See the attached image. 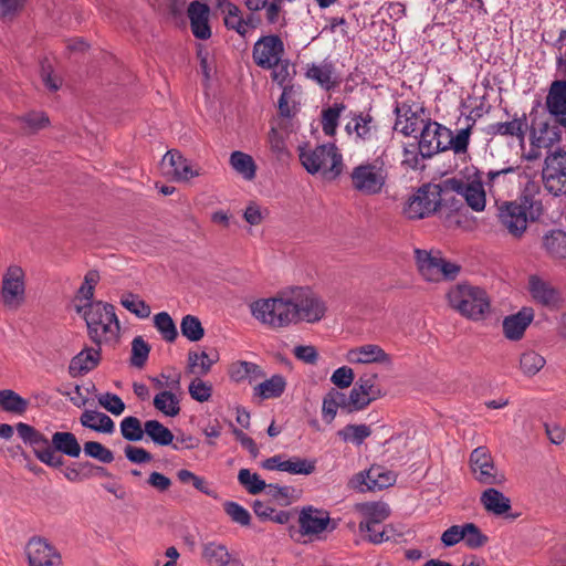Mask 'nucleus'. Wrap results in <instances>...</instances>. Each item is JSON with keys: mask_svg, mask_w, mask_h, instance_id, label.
<instances>
[{"mask_svg": "<svg viewBox=\"0 0 566 566\" xmlns=\"http://www.w3.org/2000/svg\"><path fill=\"white\" fill-rule=\"evenodd\" d=\"M75 308L85 319L88 336L93 343L99 346L117 338L120 325L112 304L95 301V303L76 304Z\"/></svg>", "mask_w": 566, "mask_h": 566, "instance_id": "nucleus-1", "label": "nucleus"}, {"mask_svg": "<svg viewBox=\"0 0 566 566\" xmlns=\"http://www.w3.org/2000/svg\"><path fill=\"white\" fill-rule=\"evenodd\" d=\"M298 157L305 170L311 175L321 174L323 178L334 180L343 172V155L333 143L315 148H300Z\"/></svg>", "mask_w": 566, "mask_h": 566, "instance_id": "nucleus-2", "label": "nucleus"}, {"mask_svg": "<svg viewBox=\"0 0 566 566\" xmlns=\"http://www.w3.org/2000/svg\"><path fill=\"white\" fill-rule=\"evenodd\" d=\"M447 297L450 306L469 319H483L490 312V297L479 286L459 283L450 289Z\"/></svg>", "mask_w": 566, "mask_h": 566, "instance_id": "nucleus-3", "label": "nucleus"}, {"mask_svg": "<svg viewBox=\"0 0 566 566\" xmlns=\"http://www.w3.org/2000/svg\"><path fill=\"white\" fill-rule=\"evenodd\" d=\"M349 178L355 191L364 196H376L382 192L387 184L388 168L384 158L379 156L355 166Z\"/></svg>", "mask_w": 566, "mask_h": 566, "instance_id": "nucleus-4", "label": "nucleus"}, {"mask_svg": "<svg viewBox=\"0 0 566 566\" xmlns=\"http://www.w3.org/2000/svg\"><path fill=\"white\" fill-rule=\"evenodd\" d=\"M250 310L255 319L273 328L294 324L290 297L260 298L250 304Z\"/></svg>", "mask_w": 566, "mask_h": 566, "instance_id": "nucleus-5", "label": "nucleus"}, {"mask_svg": "<svg viewBox=\"0 0 566 566\" xmlns=\"http://www.w3.org/2000/svg\"><path fill=\"white\" fill-rule=\"evenodd\" d=\"M290 301L293 304L294 323L300 321L317 323L325 316L327 311L325 302L308 287L294 289Z\"/></svg>", "mask_w": 566, "mask_h": 566, "instance_id": "nucleus-6", "label": "nucleus"}, {"mask_svg": "<svg viewBox=\"0 0 566 566\" xmlns=\"http://www.w3.org/2000/svg\"><path fill=\"white\" fill-rule=\"evenodd\" d=\"M415 254L419 272L426 281L454 280L460 272L458 264L447 261L440 253L432 254L426 250L416 249Z\"/></svg>", "mask_w": 566, "mask_h": 566, "instance_id": "nucleus-7", "label": "nucleus"}, {"mask_svg": "<svg viewBox=\"0 0 566 566\" xmlns=\"http://www.w3.org/2000/svg\"><path fill=\"white\" fill-rule=\"evenodd\" d=\"M25 300V272L17 264L9 265L1 281L0 302L9 308H18Z\"/></svg>", "mask_w": 566, "mask_h": 566, "instance_id": "nucleus-8", "label": "nucleus"}, {"mask_svg": "<svg viewBox=\"0 0 566 566\" xmlns=\"http://www.w3.org/2000/svg\"><path fill=\"white\" fill-rule=\"evenodd\" d=\"M542 178L545 189L551 195H566V151L558 150L545 158Z\"/></svg>", "mask_w": 566, "mask_h": 566, "instance_id": "nucleus-9", "label": "nucleus"}, {"mask_svg": "<svg viewBox=\"0 0 566 566\" xmlns=\"http://www.w3.org/2000/svg\"><path fill=\"white\" fill-rule=\"evenodd\" d=\"M441 202V193L438 186H423L409 198L403 208L408 219H423L437 211Z\"/></svg>", "mask_w": 566, "mask_h": 566, "instance_id": "nucleus-10", "label": "nucleus"}, {"mask_svg": "<svg viewBox=\"0 0 566 566\" xmlns=\"http://www.w3.org/2000/svg\"><path fill=\"white\" fill-rule=\"evenodd\" d=\"M396 480L395 472L382 465L374 464L368 470L353 475L349 480V486L358 492L376 491L394 485Z\"/></svg>", "mask_w": 566, "mask_h": 566, "instance_id": "nucleus-11", "label": "nucleus"}, {"mask_svg": "<svg viewBox=\"0 0 566 566\" xmlns=\"http://www.w3.org/2000/svg\"><path fill=\"white\" fill-rule=\"evenodd\" d=\"M285 46L280 35L269 34L261 36L253 45L252 57L254 63L264 69L271 70L282 62Z\"/></svg>", "mask_w": 566, "mask_h": 566, "instance_id": "nucleus-12", "label": "nucleus"}, {"mask_svg": "<svg viewBox=\"0 0 566 566\" xmlns=\"http://www.w3.org/2000/svg\"><path fill=\"white\" fill-rule=\"evenodd\" d=\"M449 136V128L437 122H427L420 132V156L430 158L440 151H446V139Z\"/></svg>", "mask_w": 566, "mask_h": 566, "instance_id": "nucleus-13", "label": "nucleus"}, {"mask_svg": "<svg viewBox=\"0 0 566 566\" xmlns=\"http://www.w3.org/2000/svg\"><path fill=\"white\" fill-rule=\"evenodd\" d=\"M470 465L475 480L481 484L493 485L504 481V476L497 474L491 453L485 447H479L471 452Z\"/></svg>", "mask_w": 566, "mask_h": 566, "instance_id": "nucleus-14", "label": "nucleus"}, {"mask_svg": "<svg viewBox=\"0 0 566 566\" xmlns=\"http://www.w3.org/2000/svg\"><path fill=\"white\" fill-rule=\"evenodd\" d=\"M29 566H63L61 554L42 537H32L25 545Z\"/></svg>", "mask_w": 566, "mask_h": 566, "instance_id": "nucleus-15", "label": "nucleus"}, {"mask_svg": "<svg viewBox=\"0 0 566 566\" xmlns=\"http://www.w3.org/2000/svg\"><path fill=\"white\" fill-rule=\"evenodd\" d=\"M348 123L345 125V132L353 137L356 143L371 142L378 132L377 123L370 112L350 111Z\"/></svg>", "mask_w": 566, "mask_h": 566, "instance_id": "nucleus-16", "label": "nucleus"}, {"mask_svg": "<svg viewBox=\"0 0 566 566\" xmlns=\"http://www.w3.org/2000/svg\"><path fill=\"white\" fill-rule=\"evenodd\" d=\"M499 219L502 227L515 238H521L527 228L525 206L516 201L504 202L499 208Z\"/></svg>", "mask_w": 566, "mask_h": 566, "instance_id": "nucleus-17", "label": "nucleus"}, {"mask_svg": "<svg viewBox=\"0 0 566 566\" xmlns=\"http://www.w3.org/2000/svg\"><path fill=\"white\" fill-rule=\"evenodd\" d=\"M161 172L170 176L178 181H188L200 175V169L196 168L178 150H168L160 161Z\"/></svg>", "mask_w": 566, "mask_h": 566, "instance_id": "nucleus-18", "label": "nucleus"}, {"mask_svg": "<svg viewBox=\"0 0 566 566\" xmlns=\"http://www.w3.org/2000/svg\"><path fill=\"white\" fill-rule=\"evenodd\" d=\"M545 108L566 132V81L555 80L551 83L545 97Z\"/></svg>", "mask_w": 566, "mask_h": 566, "instance_id": "nucleus-19", "label": "nucleus"}, {"mask_svg": "<svg viewBox=\"0 0 566 566\" xmlns=\"http://www.w3.org/2000/svg\"><path fill=\"white\" fill-rule=\"evenodd\" d=\"M304 75L325 91L334 90L340 83L335 63L329 59H324L319 63H307Z\"/></svg>", "mask_w": 566, "mask_h": 566, "instance_id": "nucleus-20", "label": "nucleus"}, {"mask_svg": "<svg viewBox=\"0 0 566 566\" xmlns=\"http://www.w3.org/2000/svg\"><path fill=\"white\" fill-rule=\"evenodd\" d=\"M528 291L537 304L549 310L558 308L563 302L560 291L537 275L530 276Z\"/></svg>", "mask_w": 566, "mask_h": 566, "instance_id": "nucleus-21", "label": "nucleus"}, {"mask_svg": "<svg viewBox=\"0 0 566 566\" xmlns=\"http://www.w3.org/2000/svg\"><path fill=\"white\" fill-rule=\"evenodd\" d=\"M345 358L349 364H382L387 367L392 366V357L376 344H365L350 348L346 353Z\"/></svg>", "mask_w": 566, "mask_h": 566, "instance_id": "nucleus-22", "label": "nucleus"}, {"mask_svg": "<svg viewBox=\"0 0 566 566\" xmlns=\"http://www.w3.org/2000/svg\"><path fill=\"white\" fill-rule=\"evenodd\" d=\"M449 188L461 195L469 207L474 211H482L485 208V192L482 181L465 182L461 179L452 178L447 180Z\"/></svg>", "mask_w": 566, "mask_h": 566, "instance_id": "nucleus-23", "label": "nucleus"}, {"mask_svg": "<svg viewBox=\"0 0 566 566\" xmlns=\"http://www.w3.org/2000/svg\"><path fill=\"white\" fill-rule=\"evenodd\" d=\"M329 522L328 512L314 509L313 506L304 507L298 517L300 528L304 535L322 533L327 528Z\"/></svg>", "mask_w": 566, "mask_h": 566, "instance_id": "nucleus-24", "label": "nucleus"}, {"mask_svg": "<svg viewBox=\"0 0 566 566\" xmlns=\"http://www.w3.org/2000/svg\"><path fill=\"white\" fill-rule=\"evenodd\" d=\"M209 13L210 9L206 3L193 1L189 4L188 17L190 20V27L197 39L206 40L211 35Z\"/></svg>", "mask_w": 566, "mask_h": 566, "instance_id": "nucleus-25", "label": "nucleus"}, {"mask_svg": "<svg viewBox=\"0 0 566 566\" xmlns=\"http://www.w3.org/2000/svg\"><path fill=\"white\" fill-rule=\"evenodd\" d=\"M394 113L396 115L395 130L400 132L405 136H413L419 130V116L412 109L411 104L407 102L396 103Z\"/></svg>", "mask_w": 566, "mask_h": 566, "instance_id": "nucleus-26", "label": "nucleus"}, {"mask_svg": "<svg viewBox=\"0 0 566 566\" xmlns=\"http://www.w3.org/2000/svg\"><path fill=\"white\" fill-rule=\"evenodd\" d=\"M559 125H552L548 122H539L531 130V144L536 148H551L560 142Z\"/></svg>", "mask_w": 566, "mask_h": 566, "instance_id": "nucleus-27", "label": "nucleus"}, {"mask_svg": "<svg viewBox=\"0 0 566 566\" xmlns=\"http://www.w3.org/2000/svg\"><path fill=\"white\" fill-rule=\"evenodd\" d=\"M533 317V310L527 307L522 308L517 314L505 317L503 321L505 337L511 340L521 339Z\"/></svg>", "mask_w": 566, "mask_h": 566, "instance_id": "nucleus-28", "label": "nucleus"}, {"mask_svg": "<svg viewBox=\"0 0 566 566\" xmlns=\"http://www.w3.org/2000/svg\"><path fill=\"white\" fill-rule=\"evenodd\" d=\"M527 129L526 115L517 117L516 115L510 122H497L490 124L486 128V133L492 136H510L523 139Z\"/></svg>", "mask_w": 566, "mask_h": 566, "instance_id": "nucleus-29", "label": "nucleus"}, {"mask_svg": "<svg viewBox=\"0 0 566 566\" xmlns=\"http://www.w3.org/2000/svg\"><path fill=\"white\" fill-rule=\"evenodd\" d=\"M101 353L96 348H84L74 356L69 365V374L78 377L93 370L99 363Z\"/></svg>", "mask_w": 566, "mask_h": 566, "instance_id": "nucleus-30", "label": "nucleus"}, {"mask_svg": "<svg viewBox=\"0 0 566 566\" xmlns=\"http://www.w3.org/2000/svg\"><path fill=\"white\" fill-rule=\"evenodd\" d=\"M480 501L489 513L496 516H501L511 510V500L494 488L486 489L481 494Z\"/></svg>", "mask_w": 566, "mask_h": 566, "instance_id": "nucleus-31", "label": "nucleus"}, {"mask_svg": "<svg viewBox=\"0 0 566 566\" xmlns=\"http://www.w3.org/2000/svg\"><path fill=\"white\" fill-rule=\"evenodd\" d=\"M80 422L83 427L102 433L111 434L115 430L112 418L95 410H85L80 418Z\"/></svg>", "mask_w": 566, "mask_h": 566, "instance_id": "nucleus-32", "label": "nucleus"}, {"mask_svg": "<svg viewBox=\"0 0 566 566\" xmlns=\"http://www.w3.org/2000/svg\"><path fill=\"white\" fill-rule=\"evenodd\" d=\"M229 375L237 382L245 380L252 382L264 377V373L259 365L244 360L233 363L229 368Z\"/></svg>", "mask_w": 566, "mask_h": 566, "instance_id": "nucleus-33", "label": "nucleus"}, {"mask_svg": "<svg viewBox=\"0 0 566 566\" xmlns=\"http://www.w3.org/2000/svg\"><path fill=\"white\" fill-rule=\"evenodd\" d=\"M52 446L54 452H61L71 458H77L81 454V446L72 432L56 431L52 436Z\"/></svg>", "mask_w": 566, "mask_h": 566, "instance_id": "nucleus-34", "label": "nucleus"}, {"mask_svg": "<svg viewBox=\"0 0 566 566\" xmlns=\"http://www.w3.org/2000/svg\"><path fill=\"white\" fill-rule=\"evenodd\" d=\"M286 388V380L282 375L275 374L270 379L259 384L253 389L255 397L265 399H274L282 396Z\"/></svg>", "mask_w": 566, "mask_h": 566, "instance_id": "nucleus-35", "label": "nucleus"}, {"mask_svg": "<svg viewBox=\"0 0 566 566\" xmlns=\"http://www.w3.org/2000/svg\"><path fill=\"white\" fill-rule=\"evenodd\" d=\"M32 450L36 459L49 467L60 468L64 463L63 458L54 452L52 440L50 441L44 434Z\"/></svg>", "mask_w": 566, "mask_h": 566, "instance_id": "nucleus-36", "label": "nucleus"}, {"mask_svg": "<svg viewBox=\"0 0 566 566\" xmlns=\"http://www.w3.org/2000/svg\"><path fill=\"white\" fill-rule=\"evenodd\" d=\"M230 165L232 169L241 175L245 180H252L256 175V165L252 156L235 150L230 156Z\"/></svg>", "mask_w": 566, "mask_h": 566, "instance_id": "nucleus-37", "label": "nucleus"}, {"mask_svg": "<svg viewBox=\"0 0 566 566\" xmlns=\"http://www.w3.org/2000/svg\"><path fill=\"white\" fill-rule=\"evenodd\" d=\"M345 109L346 105L344 103H334L322 111L321 125L326 136L333 137L336 135L340 115Z\"/></svg>", "mask_w": 566, "mask_h": 566, "instance_id": "nucleus-38", "label": "nucleus"}, {"mask_svg": "<svg viewBox=\"0 0 566 566\" xmlns=\"http://www.w3.org/2000/svg\"><path fill=\"white\" fill-rule=\"evenodd\" d=\"M543 245L547 253L556 259H566V232L552 230L543 238Z\"/></svg>", "mask_w": 566, "mask_h": 566, "instance_id": "nucleus-39", "label": "nucleus"}, {"mask_svg": "<svg viewBox=\"0 0 566 566\" xmlns=\"http://www.w3.org/2000/svg\"><path fill=\"white\" fill-rule=\"evenodd\" d=\"M29 407V401L11 389L0 390V408L10 413L23 415Z\"/></svg>", "mask_w": 566, "mask_h": 566, "instance_id": "nucleus-40", "label": "nucleus"}, {"mask_svg": "<svg viewBox=\"0 0 566 566\" xmlns=\"http://www.w3.org/2000/svg\"><path fill=\"white\" fill-rule=\"evenodd\" d=\"M154 407L167 417H176L180 412V399L171 391L163 390L154 397Z\"/></svg>", "mask_w": 566, "mask_h": 566, "instance_id": "nucleus-41", "label": "nucleus"}, {"mask_svg": "<svg viewBox=\"0 0 566 566\" xmlns=\"http://www.w3.org/2000/svg\"><path fill=\"white\" fill-rule=\"evenodd\" d=\"M145 434L158 446H170L174 441L172 432L158 420L145 422Z\"/></svg>", "mask_w": 566, "mask_h": 566, "instance_id": "nucleus-42", "label": "nucleus"}, {"mask_svg": "<svg viewBox=\"0 0 566 566\" xmlns=\"http://www.w3.org/2000/svg\"><path fill=\"white\" fill-rule=\"evenodd\" d=\"M119 303L138 318H148L151 313L150 306L138 295L130 292L123 293Z\"/></svg>", "mask_w": 566, "mask_h": 566, "instance_id": "nucleus-43", "label": "nucleus"}, {"mask_svg": "<svg viewBox=\"0 0 566 566\" xmlns=\"http://www.w3.org/2000/svg\"><path fill=\"white\" fill-rule=\"evenodd\" d=\"M473 125L474 120L467 127L459 129L455 135H453L452 130L450 129V136L446 139L447 150L452 149L455 155L467 154Z\"/></svg>", "mask_w": 566, "mask_h": 566, "instance_id": "nucleus-44", "label": "nucleus"}, {"mask_svg": "<svg viewBox=\"0 0 566 566\" xmlns=\"http://www.w3.org/2000/svg\"><path fill=\"white\" fill-rule=\"evenodd\" d=\"M238 482L251 495L260 494L268 484L258 473L252 472L250 469H241L239 471Z\"/></svg>", "mask_w": 566, "mask_h": 566, "instance_id": "nucleus-45", "label": "nucleus"}, {"mask_svg": "<svg viewBox=\"0 0 566 566\" xmlns=\"http://www.w3.org/2000/svg\"><path fill=\"white\" fill-rule=\"evenodd\" d=\"M337 434L344 442H352L356 446H360L368 437H370L371 429L369 426L364 423L346 424L337 432Z\"/></svg>", "mask_w": 566, "mask_h": 566, "instance_id": "nucleus-46", "label": "nucleus"}, {"mask_svg": "<svg viewBox=\"0 0 566 566\" xmlns=\"http://www.w3.org/2000/svg\"><path fill=\"white\" fill-rule=\"evenodd\" d=\"M99 281V274L97 271H88L83 280V283L77 290L76 301L77 304L95 303L93 301L94 291Z\"/></svg>", "mask_w": 566, "mask_h": 566, "instance_id": "nucleus-47", "label": "nucleus"}, {"mask_svg": "<svg viewBox=\"0 0 566 566\" xmlns=\"http://www.w3.org/2000/svg\"><path fill=\"white\" fill-rule=\"evenodd\" d=\"M119 428L123 438L127 441L136 442L144 438L145 424L143 426L142 421L134 416L125 417L120 421Z\"/></svg>", "mask_w": 566, "mask_h": 566, "instance_id": "nucleus-48", "label": "nucleus"}, {"mask_svg": "<svg viewBox=\"0 0 566 566\" xmlns=\"http://www.w3.org/2000/svg\"><path fill=\"white\" fill-rule=\"evenodd\" d=\"M316 469V461L300 457H291L284 460V470L293 475H310Z\"/></svg>", "mask_w": 566, "mask_h": 566, "instance_id": "nucleus-49", "label": "nucleus"}, {"mask_svg": "<svg viewBox=\"0 0 566 566\" xmlns=\"http://www.w3.org/2000/svg\"><path fill=\"white\" fill-rule=\"evenodd\" d=\"M212 360L206 352H190L188 355V370L196 377H202L210 371Z\"/></svg>", "mask_w": 566, "mask_h": 566, "instance_id": "nucleus-50", "label": "nucleus"}, {"mask_svg": "<svg viewBox=\"0 0 566 566\" xmlns=\"http://www.w3.org/2000/svg\"><path fill=\"white\" fill-rule=\"evenodd\" d=\"M221 12L223 14L224 25L228 29L234 30L241 35L245 34L248 22L243 20L238 6L227 4Z\"/></svg>", "mask_w": 566, "mask_h": 566, "instance_id": "nucleus-51", "label": "nucleus"}, {"mask_svg": "<svg viewBox=\"0 0 566 566\" xmlns=\"http://www.w3.org/2000/svg\"><path fill=\"white\" fill-rule=\"evenodd\" d=\"M265 493L271 497V500L280 505L287 506L293 502L295 489L290 485H279L269 483L265 488Z\"/></svg>", "mask_w": 566, "mask_h": 566, "instance_id": "nucleus-52", "label": "nucleus"}, {"mask_svg": "<svg viewBox=\"0 0 566 566\" xmlns=\"http://www.w3.org/2000/svg\"><path fill=\"white\" fill-rule=\"evenodd\" d=\"M154 325L166 342L172 343L177 338V327L167 312L156 314L154 316Z\"/></svg>", "mask_w": 566, "mask_h": 566, "instance_id": "nucleus-53", "label": "nucleus"}, {"mask_svg": "<svg viewBox=\"0 0 566 566\" xmlns=\"http://www.w3.org/2000/svg\"><path fill=\"white\" fill-rule=\"evenodd\" d=\"M390 530L388 526H382L381 524H375V523H359V532L366 533L368 541L373 544H381L384 542H387L391 538Z\"/></svg>", "mask_w": 566, "mask_h": 566, "instance_id": "nucleus-54", "label": "nucleus"}, {"mask_svg": "<svg viewBox=\"0 0 566 566\" xmlns=\"http://www.w3.org/2000/svg\"><path fill=\"white\" fill-rule=\"evenodd\" d=\"M544 357L533 350L523 353L520 358V367L526 376H534L544 367Z\"/></svg>", "mask_w": 566, "mask_h": 566, "instance_id": "nucleus-55", "label": "nucleus"}, {"mask_svg": "<svg viewBox=\"0 0 566 566\" xmlns=\"http://www.w3.org/2000/svg\"><path fill=\"white\" fill-rule=\"evenodd\" d=\"M463 542L469 548L476 549L484 546L489 537L474 523H464Z\"/></svg>", "mask_w": 566, "mask_h": 566, "instance_id": "nucleus-56", "label": "nucleus"}, {"mask_svg": "<svg viewBox=\"0 0 566 566\" xmlns=\"http://www.w3.org/2000/svg\"><path fill=\"white\" fill-rule=\"evenodd\" d=\"M363 511L365 514V520L360 523L381 524L390 513L388 505L385 503L365 504Z\"/></svg>", "mask_w": 566, "mask_h": 566, "instance_id": "nucleus-57", "label": "nucleus"}, {"mask_svg": "<svg viewBox=\"0 0 566 566\" xmlns=\"http://www.w3.org/2000/svg\"><path fill=\"white\" fill-rule=\"evenodd\" d=\"M223 506L224 512L233 523L241 526H250L251 514L245 507L233 501H227Z\"/></svg>", "mask_w": 566, "mask_h": 566, "instance_id": "nucleus-58", "label": "nucleus"}, {"mask_svg": "<svg viewBox=\"0 0 566 566\" xmlns=\"http://www.w3.org/2000/svg\"><path fill=\"white\" fill-rule=\"evenodd\" d=\"M182 335L191 342L200 340L203 336V328L200 321L192 315H186L180 324Z\"/></svg>", "mask_w": 566, "mask_h": 566, "instance_id": "nucleus-59", "label": "nucleus"}, {"mask_svg": "<svg viewBox=\"0 0 566 566\" xmlns=\"http://www.w3.org/2000/svg\"><path fill=\"white\" fill-rule=\"evenodd\" d=\"M86 455L94 458L103 463H111L114 460L113 452L96 441H88L84 444Z\"/></svg>", "mask_w": 566, "mask_h": 566, "instance_id": "nucleus-60", "label": "nucleus"}, {"mask_svg": "<svg viewBox=\"0 0 566 566\" xmlns=\"http://www.w3.org/2000/svg\"><path fill=\"white\" fill-rule=\"evenodd\" d=\"M283 0H272L268 1L262 10H264L265 20L270 25H283L285 21L284 11L282 7Z\"/></svg>", "mask_w": 566, "mask_h": 566, "instance_id": "nucleus-61", "label": "nucleus"}, {"mask_svg": "<svg viewBox=\"0 0 566 566\" xmlns=\"http://www.w3.org/2000/svg\"><path fill=\"white\" fill-rule=\"evenodd\" d=\"M97 400H98V403L104 409H106L107 411H109L111 413H113L115 416L122 415L125 410L124 401L120 399L119 396H117L115 394H112V392L101 394L97 397Z\"/></svg>", "mask_w": 566, "mask_h": 566, "instance_id": "nucleus-62", "label": "nucleus"}, {"mask_svg": "<svg viewBox=\"0 0 566 566\" xmlns=\"http://www.w3.org/2000/svg\"><path fill=\"white\" fill-rule=\"evenodd\" d=\"M149 350L148 344L140 336L135 337L132 343V364L136 367L144 366Z\"/></svg>", "mask_w": 566, "mask_h": 566, "instance_id": "nucleus-63", "label": "nucleus"}, {"mask_svg": "<svg viewBox=\"0 0 566 566\" xmlns=\"http://www.w3.org/2000/svg\"><path fill=\"white\" fill-rule=\"evenodd\" d=\"M555 45L558 48L556 56L557 71L563 76L562 80L566 81V30H562Z\"/></svg>", "mask_w": 566, "mask_h": 566, "instance_id": "nucleus-64", "label": "nucleus"}]
</instances>
